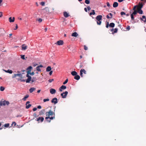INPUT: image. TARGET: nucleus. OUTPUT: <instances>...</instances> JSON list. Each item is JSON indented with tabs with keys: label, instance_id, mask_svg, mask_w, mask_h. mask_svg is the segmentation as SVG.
Wrapping results in <instances>:
<instances>
[{
	"label": "nucleus",
	"instance_id": "11",
	"mask_svg": "<svg viewBox=\"0 0 146 146\" xmlns=\"http://www.w3.org/2000/svg\"><path fill=\"white\" fill-rule=\"evenodd\" d=\"M140 19L141 21H143L144 23L146 22V17L144 15H143L142 16V17H140Z\"/></svg>",
	"mask_w": 146,
	"mask_h": 146
},
{
	"label": "nucleus",
	"instance_id": "52",
	"mask_svg": "<svg viewBox=\"0 0 146 146\" xmlns=\"http://www.w3.org/2000/svg\"><path fill=\"white\" fill-rule=\"evenodd\" d=\"M92 13L93 14V15H94L95 14V11L94 10H92Z\"/></svg>",
	"mask_w": 146,
	"mask_h": 146
},
{
	"label": "nucleus",
	"instance_id": "7",
	"mask_svg": "<svg viewBox=\"0 0 146 146\" xmlns=\"http://www.w3.org/2000/svg\"><path fill=\"white\" fill-rule=\"evenodd\" d=\"M58 102V99L56 98H53L51 100V102L56 104Z\"/></svg>",
	"mask_w": 146,
	"mask_h": 146
},
{
	"label": "nucleus",
	"instance_id": "29",
	"mask_svg": "<svg viewBox=\"0 0 146 146\" xmlns=\"http://www.w3.org/2000/svg\"><path fill=\"white\" fill-rule=\"evenodd\" d=\"M137 12L138 13H139L140 14H142L143 13V11L141 9H137Z\"/></svg>",
	"mask_w": 146,
	"mask_h": 146
},
{
	"label": "nucleus",
	"instance_id": "61",
	"mask_svg": "<svg viewBox=\"0 0 146 146\" xmlns=\"http://www.w3.org/2000/svg\"><path fill=\"white\" fill-rule=\"evenodd\" d=\"M18 28V26L17 24H16V26L15 27V28L14 29L15 30H16Z\"/></svg>",
	"mask_w": 146,
	"mask_h": 146
},
{
	"label": "nucleus",
	"instance_id": "32",
	"mask_svg": "<svg viewBox=\"0 0 146 146\" xmlns=\"http://www.w3.org/2000/svg\"><path fill=\"white\" fill-rule=\"evenodd\" d=\"M137 12H138L136 10H135L133 11V13L132 14L133 15H135L137 14Z\"/></svg>",
	"mask_w": 146,
	"mask_h": 146
},
{
	"label": "nucleus",
	"instance_id": "26",
	"mask_svg": "<svg viewBox=\"0 0 146 146\" xmlns=\"http://www.w3.org/2000/svg\"><path fill=\"white\" fill-rule=\"evenodd\" d=\"M4 70L6 72L9 73L10 74H12L13 72V71L11 70Z\"/></svg>",
	"mask_w": 146,
	"mask_h": 146
},
{
	"label": "nucleus",
	"instance_id": "17",
	"mask_svg": "<svg viewBox=\"0 0 146 146\" xmlns=\"http://www.w3.org/2000/svg\"><path fill=\"white\" fill-rule=\"evenodd\" d=\"M44 120V118L42 117H39L37 118V121L40 120L41 122H42Z\"/></svg>",
	"mask_w": 146,
	"mask_h": 146
},
{
	"label": "nucleus",
	"instance_id": "50",
	"mask_svg": "<svg viewBox=\"0 0 146 146\" xmlns=\"http://www.w3.org/2000/svg\"><path fill=\"white\" fill-rule=\"evenodd\" d=\"M130 29V27L129 26H128L127 27V28H126V29L129 31V30Z\"/></svg>",
	"mask_w": 146,
	"mask_h": 146
},
{
	"label": "nucleus",
	"instance_id": "24",
	"mask_svg": "<svg viewBox=\"0 0 146 146\" xmlns=\"http://www.w3.org/2000/svg\"><path fill=\"white\" fill-rule=\"evenodd\" d=\"M27 46L25 44H23L22 45V50H25L27 49Z\"/></svg>",
	"mask_w": 146,
	"mask_h": 146
},
{
	"label": "nucleus",
	"instance_id": "55",
	"mask_svg": "<svg viewBox=\"0 0 146 146\" xmlns=\"http://www.w3.org/2000/svg\"><path fill=\"white\" fill-rule=\"evenodd\" d=\"M87 8L88 11H90L91 9V8L89 6L87 7Z\"/></svg>",
	"mask_w": 146,
	"mask_h": 146
},
{
	"label": "nucleus",
	"instance_id": "48",
	"mask_svg": "<svg viewBox=\"0 0 146 146\" xmlns=\"http://www.w3.org/2000/svg\"><path fill=\"white\" fill-rule=\"evenodd\" d=\"M136 7L137 8V5H136V6H135L133 8V10L134 11L135 10H136Z\"/></svg>",
	"mask_w": 146,
	"mask_h": 146
},
{
	"label": "nucleus",
	"instance_id": "19",
	"mask_svg": "<svg viewBox=\"0 0 146 146\" xmlns=\"http://www.w3.org/2000/svg\"><path fill=\"white\" fill-rule=\"evenodd\" d=\"M43 67V66L42 65H40L39 66H37V71L40 72L41 71V70L40 69V68H42Z\"/></svg>",
	"mask_w": 146,
	"mask_h": 146
},
{
	"label": "nucleus",
	"instance_id": "42",
	"mask_svg": "<svg viewBox=\"0 0 146 146\" xmlns=\"http://www.w3.org/2000/svg\"><path fill=\"white\" fill-rule=\"evenodd\" d=\"M25 56L24 55H21V58L23 60L25 59Z\"/></svg>",
	"mask_w": 146,
	"mask_h": 146
},
{
	"label": "nucleus",
	"instance_id": "3",
	"mask_svg": "<svg viewBox=\"0 0 146 146\" xmlns=\"http://www.w3.org/2000/svg\"><path fill=\"white\" fill-rule=\"evenodd\" d=\"M9 104V102L8 101H0V108L1 106L3 105L5 106L6 105H8Z\"/></svg>",
	"mask_w": 146,
	"mask_h": 146
},
{
	"label": "nucleus",
	"instance_id": "12",
	"mask_svg": "<svg viewBox=\"0 0 146 146\" xmlns=\"http://www.w3.org/2000/svg\"><path fill=\"white\" fill-rule=\"evenodd\" d=\"M32 68L31 66H29L27 69V73L28 74H29L31 72Z\"/></svg>",
	"mask_w": 146,
	"mask_h": 146
},
{
	"label": "nucleus",
	"instance_id": "1",
	"mask_svg": "<svg viewBox=\"0 0 146 146\" xmlns=\"http://www.w3.org/2000/svg\"><path fill=\"white\" fill-rule=\"evenodd\" d=\"M102 17L101 15H99L96 17V19L97 21V23L98 25H100L101 24Z\"/></svg>",
	"mask_w": 146,
	"mask_h": 146
},
{
	"label": "nucleus",
	"instance_id": "13",
	"mask_svg": "<svg viewBox=\"0 0 146 146\" xmlns=\"http://www.w3.org/2000/svg\"><path fill=\"white\" fill-rule=\"evenodd\" d=\"M56 90L54 89H51L50 90V92L52 94H54L56 93Z\"/></svg>",
	"mask_w": 146,
	"mask_h": 146
},
{
	"label": "nucleus",
	"instance_id": "9",
	"mask_svg": "<svg viewBox=\"0 0 146 146\" xmlns=\"http://www.w3.org/2000/svg\"><path fill=\"white\" fill-rule=\"evenodd\" d=\"M55 44L58 45H62L63 44V42L62 40H60L57 41Z\"/></svg>",
	"mask_w": 146,
	"mask_h": 146
},
{
	"label": "nucleus",
	"instance_id": "46",
	"mask_svg": "<svg viewBox=\"0 0 146 146\" xmlns=\"http://www.w3.org/2000/svg\"><path fill=\"white\" fill-rule=\"evenodd\" d=\"M54 80V79H50L48 80V82L50 83L52 81H53Z\"/></svg>",
	"mask_w": 146,
	"mask_h": 146
},
{
	"label": "nucleus",
	"instance_id": "18",
	"mask_svg": "<svg viewBox=\"0 0 146 146\" xmlns=\"http://www.w3.org/2000/svg\"><path fill=\"white\" fill-rule=\"evenodd\" d=\"M71 35L72 36L76 37L78 36V34L76 32H75L73 33Z\"/></svg>",
	"mask_w": 146,
	"mask_h": 146
},
{
	"label": "nucleus",
	"instance_id": "35",
	"mask_svg": "<svg viewBox=\"0 0 146 146\" xmlns=\"http://www.w3.org/2000/svg\"><path fill=\"white\" fill-rule=\"evenodd\" d=\"M85 2L86 4H88L90 3V1L89 0H85Z\"/></svg>",
	"mask_w": 146,
	"mask_h": 146
},
{
	"label": "nucleus",
	"instance_id": "58",
	"mask_svg": "<svg viewBox=\"0 0 146 146\" xmlns=\"http://www.w3.org/2000/svg\"><path fill=\"white\" fill-rule=\"evenodd\" d=\"M29 74L31 75H33L34 74V73L33 72H30L29 73Z\"/></svg>",
	"mask_w": 146,
	"mask_h": 146
},
{
	"label": "nucleus",
	"instance_id": "40",
	"mask_svg": "<svg viewBox=\"0 0 146 146\" xmlns=\"http://www.w3.org/2000/svg\"><path fill=\"white\" fill-rule=\"evenodd\" d=\"M49 100V99L47 98L46 99H44L43 100V101L44 102H45L47 101H48Z\"/></svg>",
	"mask_w": 146,
	"mask_h": 146
},
{
	"label": "nucleus",
	"instance_id": "43",
	"mask_svg": "<svg viewBox=\"0 0 146 146\" xmlns=\"http://www.w3.org/2000/svg\"><path fill=\"white\" fill-rule=\"evenodd\" d=\"M29 74H28V73H27V74L26 75V76L28 77V78H31V77L30 76H29Z\"/></svg>",
	"mask_w": 146,
	"mask_h": 146
},
{
	"label": "nucleus",
	"instance_id": "25",
	"mask_svg": "<svg viewBox=\"0 0 146 146\" xmlns=\"http://www.w3.org/2000/svg\"><path fill=\"white\" fill-rule=\"evenodd\" d=\"M71 74L72 76H75L77 74V73L75 71H73L71 72Z\"/></svg>",
	"mask_w": 146,
	"mask_h": 146
},
{
	"label": "nucleus",
	"instance_id": "16",
	"mask_svg": "<svg viewBox=\"0 0 146 146\" xmlns=\"http://www.w3.org/2000/svg\"><path fill=\"white\" fill-rule=\"evenodd\" d=\"M45 111V110L44 109L40 110L39 112V115H43L44 114Z\"/></svg>",
	"mask_w": 146,
	"mask_h": 146
},
{
	"label": "nucleus",
	"instance_id": "34",
	"mask_svg": "<svg viewBox=\"0 0 146 146\" xmlns=\"http://www.w3.org/2000/svg\"><path fill=\"white\" fill-rule=\"evenodd\" d=\"M9 126V123H6L4 125V126L5 127H8Z\"/></svg>",
	"mask_w": 146,
	"mask_h": 146
},
{
	"label": "nucleus",
	"instance_id": "47",
	"mask_svg": "<svg viewBox=\"0 0 146 146\" xmlns=\"http://www.w3.org/2000/svg\"><path fill=\"white\" fill-rule=\"evenodd\" d=\"M84 49L85 50H88V47L86 46H84Z\"/></svg>",
	"mask_w": 146,
	"mask_h": 146
},
{
	"label": "nucleus",
	"instance_id": "60",
	"mask_svg": "<svg viewBox=\"0 0 146 146\" xmlns=\"http://www.w3.org/2000/svg\"><path fill=\"white\" fill-rule=\"evenodd\" d=\"M37 108L38 109H41V106H37Z\"/></svg>",
	"mask_w": 146,
	"mask_h": 146
},
{
	"label": "nucleus",
	"instance_id": "36",
	"mask_svg": "<svg viewBox=\"0 0 146 146\" xmlns=\"http://www.w3.org/2000/svg\"><path fill=\"white\" fill-rule=\"evenodd\" d=\"M5 89V88L3 87V86H1L0 88V90L1 91H3Z\"/></svg>",
	"mask_w": 146,
	"mask_h": 146
},
{
	"label": "nucleus",
	"instance_id": "6",
	"mask_svg": "<svg viewBox=\"0 0 146 146\" xmlns=\"http://www.w3.org/2000/svg\"><path fill=\"white\" fill-rule=\"evenodd\" d=\"M83 73L85 74H86V71L84 69H81L80 71V76H81L82 77L83 76Z\"/></svg>",
	"mask_w": 146,
	"mask_h": 146
},
{
	"label": "nucleus",
	"instance_id": "21",
	"mask_svg": "<svg viewBox=\"0 0 146 146\" xmlns=\"http://www.w3.org/2000/svg\"><path fill=\"white\" fill-rule=\"evenodd\" d=\"M80 77L79 75L77 74L74 77V79L75 80H78L80 79Z\"/></svg>",
	"mask_w": 146,
	"mask_h": 146
},
{
	"label": "nucleus",
	"instance_id": "49",
	"mask_svg": "<svg viewBox=\"0 0 146 146\" xmlns=\"http://www.w3.org/2000/svg\"><path fill=\"white\" fill-rule=\"evenodd\" d=\"M117 30H118L117 29L115 28L114 29V33H116L117 32Z\"/></svg>",
	"mask_w": 146,
	"mask_h": 146
},
{
	"label": "nucleus",
	"instance_id": "20",
	"mask_svg": "<svg viewBox=\"0 0 146 146\" xmlns=\"http://www.w3.org/2000/svg\"><path fill=\"white\" fill-rule=\"evenodd\" d=\"M63 15L65 17H67L70 16V15H69V14L66 12H65L64 13Z\"/></svg>",
	"mask_w": 146,
	"mask_h": 146
},
{
	"label": "nucleus",
	"instance_id": "44",
	"mask_svg": "<svg viewBox=\"0 0 146 146\" xmlns=\"http://www.w3.org/2000/svg\"><path fill=\"white\" fill-rule=\"evenodd\" d=\"M45 3L44 2H42L40 3V4L42 6H44L45 4Z\"/></svg>",
	"mask_w": 146,
	"mask_h": 146
},
{
	"label": "nucleus",
	"instance_id": "22",
	"mask_svg": "<svg viewBox=\"0 0 146 146\" xmlns=\"http://www.w3.org/2000/svg\"><path fill=\"white\" fill-rule=\"evenodd\" d=\"M55 118V115H54L53 117H50L49 116L46 117H45L46 119H49L50 120L51 119H53Z\"/></svg>",
	"mask_w": 146,
	"mask_h": 146
},
{
	"label": "nucleus",
	"instance_id": "31",
	"mask_svg": "<svg viewBox=\"0 0 146 146\" xmlns=\"http://www.w3.org/2000/svg\"><path fill=\"white\" fill-rule=\"evenodd\" d=\"M35 90V88H31L29 90V91H30V93H32Z\"/></svg>",
	"mask_w": 146,
	"mask_h": 146
},
{
	"label": "nucleus",
	"instance_id": "37",
	"mask_svg": "<svg viewBox=\"0 0 146 146\" xmlns=\"http://www.w3.org/2000/svg\"><path fill=\"white\" fill-rule=\"evenodd\" d=\"M17 76H19L20 78H22V75L21 74H17Z\"/></svg>",
	"mask_w": 146,
	"mask_h": 146
},
{
	"label": "nucleus",
	"instance_id": "30",
	"mask_svg": "<svg viewBox=\"0 0 146 146\" xmlns=\"http://www.w3.org/2000/svg\"><path fill=\"white\" fill-rule=\"evenodd\" d=\"M115 26V24L114 23H111L109 25V26L110 27H113Z\"/></svg>",
	"mask_w": 146,
	"mask_h": 146
},
{
	"label": "nucleus",
	"instance_id": "41",
	"mask_svg": "<svg viewBox=\"0 0 146 146\" xmlns=\"http://www.w3.org/2000/svg\"><path fill=\"white\" fill-rule=\"evenodd\" d=\"M16 123L14 121L12 123V124H11V126H13V125H14V126H15L16 125Z\"/></svg>",
	"mask_w": 146,
	"mask_h": 146
},
{
	"label": "nucleus",
	"instance_id": "62",
	"mask_svg": "<svg viewBox=\"0 0 146 146\" xmlns=\"http://www.w3.org/2000/svg\"><path fill=\"white\" fill-rule=\"evenodd\" d=\"M107 6L108 7H109L110 6V4L108 2H107Z\"/></svg>",
	"mask_w": 146,
	"mask_h": 146
},
{
	"label": "nucleus",
	"instance_id": "4",
	"mask_svg": "<svg viewBox=\"0 0 146 146\" xmlns=\"http://www.w3.org/2000/svg\"><path fill=\"white\" fill-rule=\"evenodd\" d=\"M46 116H49L50 115H55V113L53 111L50 110L48 112H47L46 113Z\"/></svg>",
	"mask_w": 146,
	"mask_h": 146
},
{
	"label": "nucleus",
	"instance_id": "28",
	"mask_svg": "<svg viewBox=\"0 0 146 146\" xmlns=\"http://www.w3.org/2000/svg\"><path fill=\"white\" fill-rule=\"evenodd\" d=\"M29 97V95L28 94L26 95L23 99V100L25 101L26 100V99L27 98Z\"/></svg>",
	"mask_w": 146,
	"mask_h": 146
},
{
	"label": "nucleus",
	"instance_id": "14",
	"mask_svg": "<svg viewBox=\"0 0 146 146\" xmlns=\"http://www.w3.org/2000/svg\"><path fill=\"white\" fill-rule=\"evenodd\" d=\"M66 86H65L62 85L59 88V90L60 92L62 91V90H64L66 88Z\"/></svg>",
	"mask_w": 146,
	"mask_h": 146
},
{
	"label": "nucleus",
	"instance_id": "64",
	"mask_svg": "<svg viewBox=\"0 0 146 146\" xmlns=\"http://www.w3.org/2000/svg\"><path fill=\"white\" fill-rule=\"evenodd\" d=\"M84 9L85 11L86 12H87V8H85Z\"/></svg>",
	"mask_w": 146,
	"mask_h": 146
},
{
	"label": "nucleus",
	"instance_id": "27",
	"mask_svg": "<svg viewBox=\"0 0 146 146\" xmlns=\"http://www.w3.org/2000/svg\"><path fill=\"white\" fill-rule=\"evenodd\" d=\"M51 70V68L50 66H48L46 68V72H49Z\"/></svg>",
	"mask_w": 146,
	"mask_h": 146
},
{
	"label": "nucleus",
	"instance_id": "2",
	"mask_svg": "<svg viewBox=\"0 0 146 146\" xmlns=\"http://www.w3.org/2000/svg\"><path fill=\"white\" fill-rule=\"evenodd\" d=\"M44 11V12L47 14L51 13L52 11L51 9L49 8L48 7H46L43 9Z\"/></svg>",
	"mask_w": 146,
	"mask_h": 146
},
{
	"label": "nucleus",
	"instance_id": "39",
	"mask_svg": "<svg viewBox=\"0 0 146 146\" xmlns=\"http://www.w3.org/2000/svg\"><path fill=\"white\" fill-rule=\"evenodd\" d=\"M109 23L108 22H107L106 25V27L107 28H108L109 27Z\"/></svg>",
	"mask_w": 146,
	"mask_h": 146
},
{
	"label": "nucleus",
	"instance_id": "56",
	"mask_svg": "<svg viewBox=\"0 0 146 146\" xmlns=\"http://www.w3.org/2000/svg\"><path fill=\"white\" fill-rule=\"evenodd\" d=\"M49 72V74L50 75H51L53 71L52 70L50 71Z\"/></svg>",
	"mask_w": 146,
	"mask_h": 146
},
{
	"label": "nucleus",
	"instance_id": "63",
	"mask_svg": "<svg viewBox=\"0 0 146 146\" xmlns=\"http://www.w3.org/2000/svg\"><path fill=\"white\" fill-rule=\"evenodd\" d=\"M124 1V0H118V1L119 2H121Z\"/></svg>",
	"mask_w": 146,
	"mask_h": 146
},
{
	"label": "nucleus",
	"instance_id": "59",
	"mask_svg": "<svg viewBox=\"0 0 146 146\" xmlns=\"http://www.w3.org/2000/svg\"><path fill=\"white\" fill-rule=\"evenodd\" d=\"M33 110L34 111H36V108H34L33 109Z\"/></svg>",
	"mask_w": 146,
	"mask_h": 146
},
{
	"label": "nucleus",
	"instance_id": "57",
	"mask_svg": "<svg viewBox=\"0 0 146 146\" xmlns=\"http://www.w3.org/2000/svg\"><path fill=\"white\" fill-rule=\"evenodd\" d=\"M3 15L2 13L1 12H0V17H2Z\"/></svg>",
	"mask_w": 146,
	"mask_h": 146
},
{
	"label": "nucleus",
	"instance_id": "8",
	"mask_svg": "<svg viewBox=\"0 0 146 146\" xmlns=\"http://www.w3.org/2000/svg\"><path fill=\"white\" fill-rule=\"evenodd\" d=\"M137 9H141L143 7V4L142 3L139 2L138 4V5H137Z\"/></svg>",
	"mask_w": 146,
	"mask_h": 146
},
{
	"label": "nucleus",
	"instance_id": "38",
	"mask_svg": "<svg viewBox=\"0 0 146 146\" xmlns=\"http://www.w3.org/2000/svg\"><path fill=\"white\" fill-rule=\"evenodd\" d=\"M68 79H66L65 81L63 83V84H66L68 82Z\"/></svg>",
	"mask_w": 146,
	"mask_h": 146
},
{
	"label": "nucleus",
	"instance_id": "10",
	"mask_svg": "<svg viewBox=\"0 0 146 146\" xmlns=\"http://www.w3.org/2000/svg\"><path fill=\"white\" fill-rule=\"evenodd\" d=\"M30 103V102L29 101H27L26 104V108L27 109H28L30 108L31 106V104H29Z\"/></svg>",
	"mask_w": 146,
	"mask_h": 146
},
{
	"label": "nucleus",
	"instance_id": "15",
	"mask_svg": "<svg viewBox=\"0 0 146 146\" xmlns=\"http://www.w3.org/2000/svg\"><path fill=\"white\" fill-rule=\"evenodd\" d=\"M9 21L10 23L14 22L15 21V17H13L12 18V17H9Z\"/></svg>",
	"mask_w": 146,
	"mask_h": 146
},
{
	"label": "nucleus",
	"instance_id": "53",
	"mask_svg": "<svg viewBox=\"0 0 146 146\" xmlns=\"http://www.w3.org/2000/svg\"><path fill=\"white\" fill-rule=\"evenodd\" d=\"M121 15H125V13L124 12H121Z\"/></svg>",
	"mask_w": 146,
	"mask_h": 146
},
{
	"label": "nucleus",
	"instance_id": "51",
	"mask_svg": "<svg viewBox=\"0 0 146 146\" xmlns=\"http://www.w3.org/2000/svg\"><path fill=\"white\" fill-rule=\"evenodd\" d=\"M38 21L40 23L42 21V19L41 18H40L38 20Z\"/></svg>",
	"mask_w": 146,
	"mask_h": 146
},
{
	"label": "nucleus",
	"instance_id": "5",
	"mask_svg": "<svg viewBox=\"0 0 146 146\" xmlns=\"http://www.w3.org/2000/svg\"><path fill=\"white\" fill-rule=\"evenodd\" d=\"M68 94V92L66 91L64 92H63L61 94V96L63 98H66Z\"/></svg>",
	"mask_w": 146,
	"mask_h": 146
},
{
	"label": "nucleus",
	"instance_id": "54",
	"mask_svg": "<svg viewBox=\"0 0 146 146\" xmlns=\"http://www.w3.org/2000/svg\"><path fill=\"white\" fill-rule=\"evenodd\" d=\"M17 76V74H15L13 75V76L12 77L13 78H15Z\"/></svg>",
	"mask_w": 146,
	"mask_h": 146
},
{
	"label": "nucleus",
	"instance_id": "45",
	"mask_svg": "<svg viewBox=\"0 0 146 146\" xmlns=\"http://www.w3.org/2000/svg\"><path fill=\"white\" fill-rule=\"evenodd\" d=\"M131 19L132 20H133L134 19V17H133V15H132V14H131Z\"/></svg>",
	"mask_w": 146,
	"mask_h": 146
},
{
	"label": "nucleus",
	"instance_id": "33",
	"mask_svg": "<svg viewBox=\"0 0 146 146\" xmlns=\"http://www.w3.org/2000/svg\"><path fill=\"white\" fill-rule=\"evenodd\" d=\"M31 78H28L26 80V82L27 83H29L31 80Z\"/></svg>",
	"mask_w": 146,
	"mask_h": 146
},
{
	"label": "nucleus",
	"instance_id": "23",
	"mask_svg": "<svg viewBox=\"0 0 146 146\" xmlns=\"http://www.w3.org/2000/svg\"><path fill=\"white\" fill-rule=\"evenodd\" d=\"M118 4L117 2H114L113 4V7H116L118 6Z\"/></svg>",
	"mask_w": 146,
	"mask_h": 146
}]
</instances>
